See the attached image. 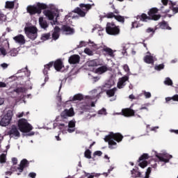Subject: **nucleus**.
Segmentation results:
<instances>
[{
  "mask_svg": "<svg viewBox=\"0 0 178 178\" xmlns=\"http://www.w3.org/2000/svg\"><path fill=\"white\" fill-rule=\"evenodd\" d=\"M26 9L28 13L31 15H35V13L40 15L41 13V9H46L43 11V15L49 20H53V24L51 23V24H56L58 23V17L63 12V9H59L56 5L52 3L47 5L42 3H38L37 5L29 6Z\"/></svg>",
  "mask_w": 178,
  "mask_h": 178,
  "instance_id": "nucleus-1",
  "label": "nucleus"
},
{
  "mask_svg": "<svg viewBox=\"0 0 178 178\" xmlns=\"http://www.w3.org/2000/svg\"><path fill=\"white\" fill-rule=\"evenodd\" d=\"M122 140H123V136L120 134H113V132H111L104 138V141L108 143V148L111 149H115L118 147V143L115 141L120 143Z\"/></svg>",
  "mask_w": 178,
  "mask_h": 178,
  "instance_id": "nucleus-2",
  "label": "nucleus"
},
{
  "mask_svg": "<svg viewBox=\"0 0 178 178\" xmlns=\"http://www.w3.org/2000/svg\"><path fill=\"white\" fill-rule=\"evenodd\" d=\"M58 127L60 131L63 133V134H67V133H73L76 130V122L72 120L69 122L68 124L58 123Z\"/></svg>",
  "mask_w": 178,
  "mask_h": 178,
  "instance_id": "nucleus-3",
  "label": "nucleus"
},
{
  "mask_svg": "<svg viewBox=\"0 0 178 178\" xmlns=\"http://www.w3.org/2000/svg\"><path fill=\"white\" fill-rule=\"evenodd\" d=\"M25 33L28 38L30 40H35L37 38L38 36V31L37 27L30 25L29 26L25 27L24 29Z\"/></svg>",
  "mask_w": 178,
  "mask_h": 178,
  "instance_id": "nucleus-4",
  "label": "nucleus"
},
{
  "mask_svg": "<svg viewBox=\"0 0 178 178\" xmlns=\"http://www.w3.org/2000/svg\"><path fill=\"white\" fill-rule=\"evenodd\" d=\"M18 127L22 133H29L33 130V126L29 124L26 119H21L18 121Z\"/></svg>",
  "mask_w": 178,
  "mask_h": 178,
  "instance_id": "nucleus-5",
  "label": "nucleus"
},
{
  "mask_svg": "<svg viewBox=\"0 0 178 178\" xmlns=\"http://www.w3.org/2000/svg\"><path fill=\"white\" fill-rule=\"evenodd\" d=\"M94 5H95L94 3H92V4L81 3V4H80L81 8L75 9L74 13H77V15L81 16V17H84V16H86V14L87 13V12H88V10H90V9H91V8L92 6H94Z\"/></svg>",
  "mask_w": 178,
  "mask_h": 178,
  "instance_id": "nucleus-6",
  "label": "nucleus"
},
{
  "mask_svg": "<svg viewBox=\"0 0 178 178\" xmlns=\"http://www.w3.org/2000/svg\"><path fill=\"white\" fill-rule=\"evenodd\" d=\"M115 85V82H106L102 88V91H106L108 97H113L116 92V88L108 90Z\"/></svg>",
  "mask_w": 178,
  "mask_h": 178,
  "instance_id": "nucleus-7",
  "label": "nucleus"
},
{
  "mask_svg": "<svg viewBox=\"0 0 178 178\" xmlns=\"http://www.w3.org/2000/svg\"><path fill=\"white\" fill-rule=\"evenodd\" d=\"M148 16L146 14H142L141 15H138L136 17V20L132 22V29H138V27H141L143 24H140V22H148Z\"/></svg>",
  "mask_w": 178,
  "mask_h": 178,
  "instance_id": "nucleus-8",
  "label": "nucleus"
},
{
  "mask_svg": "<svg viewBox=\"0 0 178 178\" xmlns=\"http://www.w3.org/2000/svg\"><path fill=\"white\" fill-rule=\"evenodd\" d=\"M106 31L107 34H109L110 35H118V34L120 33V29H119L118 26H115V24L111 22L107 23Z\"/></svg>",
  "mask_w": 178,
  "mask_h": 178,
  "instance_id": "nucleus-9",
  "label": "nucleus"
},
{
  "mask_svg": "<svg viewBox=\"0 0 178 178\" xmlns=\"http://www.w3.org/2000/svg\"><path fill=\"white\" fill-rule=\"evenodd\" d=\"M88 44L89 47H90L92 49H90L88 47H86L84 49V52L86 54V55H89V56H92V55H94V51H97V49H99V48H101V46L95 44L94 42L91 40H89Z\"/></svg>",
  "mask_w": 178,
  "mask_h": 178,
  "instance_id": "nucleus-10",
  "label": "nucleus"
},
{
  "mask_svg": "<svg viewBox=\"0 0 178 178\" xmlns=\"http://www.w3.org/2000/svg\"><path fill=\"white\" fill-rule=\"evenodd\" d=\"M105 17H107V19H112L115 18V20L118 22H120L121 23H124V17L122 15H119V10H115L113 13H108Z\"/></svg>",
  "mask_w": 178,
  "mask_h": 178,
  "instance_id": "nucleus-11",
  "label": "nucleus"
},
{
  "mask_svg": "<svg viewBox=\"0 0 178 178\" xmlns=\"http://www.w3.org/2000/svg\"><path fill=\"white\" fill-rule=\"evenodd\" d=\"M13 113L11 111H8V113L1 118L0 121V126H8L12 120Z\"/></svg>",
  "mask_w": 178,
  "mask_h": 178,
  "instance_id": "nucleus-12",
  "label": "nucleus"
},
{
  "mask_svg": "<svg viewBox=\"0 0 178 178\" xmlns=\"http://www.w3.org/2000/svg\"><path fill=\"white\" fill-rule=\"evenodd\" d=\"M27 166H29V161H27L26 159H23L21 161L19 166H13L11 168V172H17L18 170L19 173H22V172H23V169H24V168H27Z\"/></svg>",
  "mask_w": 178,
  "mask_h": 178,
  "instance_id": "nucleus-13",
  "label": "nucleus"
},
{
  "mask_svg": "<svg viewBox=\"0 0 178 178\" xmlns=\"http://www.w3.org/2000/svg\"><path fill=\"white\" fill-rule=\"evenodd\" d=\"M0 47H3L0 48L1 54L3 55V56H6L8 53L6 52V49H5L3 47H7L9 48V41H8V40L3 39V38H0Z\"/></svg>",
  "mask_w": 178,
  "mask_h": 178,
  "instance_id": "nucleus-14",
  "label": "nucleus"
},
{
  "mask_svg": "<svg viewBox=\"0 0 178 178\" xmlns=\"http://www.w3.org/2000/svg\"><path fill=\"white\" fill-rule=\"evenodd\" d=\"M155 155L161 162H165V163H168L169 159H171L172 158V155L168 154V153L159 154L155 152Z\"/></svg>",
  "mask_w": 178,
  "mask_h": 178,
  "instance_id": "nucleus-15",
  "label": "nucleus"
},
{
  "mask_svg": "<svg viewBox=\"0 0 178 178\" xmlns=\"http://www.w3.org/2000/svg\"><path fill=\"white\" fill-rule=\"evenodd\" d=\"M149 156H148L147 154H144L142 155L139 159H138V166L142 168V169H144V168H147L148 165V161H147V159H148Z\"/></svg>",
  "mask_w": 178,
  "mask_h": 178,
  "instance_id": "nucleus-16",
  "label": "nucleus"
},
{
  "mask_svg": "<svg viewBox=\"0 0 178 178\" xmlns=\"http://www.w3.org/2000/svg\"><path fill=\"white\" fill-rule=\"evenodd\" d=\"M158 9L156 8H152L148 12L149 17L148 20L151 19L152 20H159L161 19V15H158Z\"/></svg>",
  "mask_w": 178,
  "mask_h": 178,
  "instance_id": "nucleus-17",
  "label": "nucleus"
},
{
  "mask_svg": "<svg viewBox=\"0 0 178 178\" xmlns=\"http://www.w3.org/2000/svg\"><path fill=\"white\" fill-rule=\"evenodd\" d=\"M9 136L12 138H15V140H17L19 137H20V132L19 131V129L17 127L13 126L11 129L9 131Z\"/></svg>",
  "mask_w": 178,
  "mask_h": 178,
  "instance_id": "nucleus-18",
  "label": "nucleus"
},
{
  "mask_svg": "<svg viewBox=\"0 0 178 178\" xmlns=\"http://www.w3.org/2000/svg\"><path fill=\"white\" fill-rule=\"evenodd\" d=\"M155 60H156V58H155L154 54H151L149 52H147V55L144 57V62H145V63L152 64Z\"/></svg>",
  "mask_w": 178,
  "mask_h": 178,
  "instance_id": "nucleus-19",
  "label": "nucleus"
},
{
  "mask_svg": "<svg viewBox=\"0 0 178 178\" xmlns=\"http://www.w3.org/2000/svg\"><path fill=\"white\" fill-rule=\"evenodd\" d=\"M72 116H74V111L73 110V108H71L69 110L65 109L61 113V118H63L64 119H66V118H70Z\"/></svg>",
  "mask_w": 178,
  "mask_h": 178,
  "instance_id": "nucleus-20",
  "label": "nucleus"
},
{
  "mask_svg": "<svg viewBox=\"0 0 178 178\" xmlns=\"http://www.w3.org/2000/svg\"><path fill=\"white\" fill-rule=\"evenodd\" d=\"M134 110L130 108H124L122 109V113H117V115H123V116H126L127 118H130V116H134Z\"/></svg>",
  "mask_w": 178,
  "mask_h": 178,
  "instance_id": "nucleus-21",
  "label": "nucleus"
},
{
  "mask_svg": "<svg viewBox=\"0 0 178 178\" xmlns=\"http://www.w3.org/2000/svg\"><path fill=\"white\" fill-rule=\"evenodd\" d=\"M61 31L63 32V34H65L66 35L74 34V29L66 25L63 26Z\"/></svg>",
  "mask_w": 178,
  "mask_h": 178,
  "instance_id": "nucleus-22",
  "label": "nucleus"
},
{
  "mask_svg": "<svg viewBox=\"0 0 178 178\" xmlns=\"http://www.w3.org/2000/svg\"><path fill=\"white\" fill-rule=\"evenodd\" d=\"M126 81H129V76H124L118 79V87L123 88L126 86Z\"/></svg>",
  "mask_w": 178,
  "mask_h": 178,
  "instance_id": "nucleus-23",
  "label": "nucleus"
},
{
  "mask_svg": "<svg viewBox=\"0 0 178 178\" xmlns=\"http://www.w3.org/2000/svg\"><path fill=\"white\" fill-rule=\"evenodd\" d=\"M13 40L17 42V44H19L20 45L26 44V39L23 35H18L14 37Z\"/></svg>",
  "mask_w": 178,
  "mask_h": 178,
  "instance_id": "nucleus-24",
  "label": "nucleus"
},
{
  "mask_svg": "<svg viewBox=\"0 0 178 178\" xmlns=\"http://www.w3.org/2000/svg\"><path fill=\"white\" fill-rule=\"evenodd\" d=\"M53 65L54 66V69L57 72H60L64 67L63 63L60 60H56L54 63H53Z\"/></svg>",
  "mask_w": 178,
  "mask_h": 178,
  "instance_id": "nucleus-25",
  "label": "nucleus"
},
{
  "mask_svg": "<svg viewBox=\"0 0 178 178\" xmlns=\"http://www.w3.org/2000/svg\"><path fill=\"white\" fill-rule=\"evenodd\" d=\"M80 62V56L79 55H72L69 58V63L72 65H76Z\"/></svg>",
  "mask_w": 178,
  "mask_h": 178,
  "instance_id": "nucleus-26",
  "label": "nucleus"
},
{
  "mask_svg": "<svg viewBox=\"0 0 178 178\" xmlns=\"http://www.w3.org/2000/svg\"><path fill=\"white\" fill-rule=\"evenodd\" d=\"M102 50L104 51V52H106V54L108 55V56H111V58H115V51H113L112 49L106 46H104Z\"/></svg>",
  "mask_w": 178,
  "mask_h": 178,
  "instance_id": "nucleus-27",
  "label": "nucleus"
},
{
  "mask_svg": "<svg viewBox=\"0 0 178 178\" xmlns=\"http://www.w3.org/2000/svg\"><path fill=\"white\" fill-rule=\"evenodd\" d=\"M107 70H108V67H106V65H104L95 70L94 72L97 74H102L103 73H105V72H107Z\"/></svg>",
  "mask_w": 178,
  "mask_h": 178,
  "instance_id": "nucleus-28",
  "label": "nucleus"
},
{
  "mask_svg": "<svg viewBox=\"0 0 178 178\" xmlns=\"http://www.w3.org/2000/svg\"><path fill=\"white\" fill-rule=\"evenodd\" d=\"M39 24L42 29H47L48 27V22L44 19V17H39Z\"/></svg>",
  "mask_w": 178,
  "mask_h": 178,
  "instance_id": "nucleus-29",
  "label": "nucleus"
},
{
  "mask_svg": "<svg viewBox=\"0 0 178 178\" xmlns=\"http://www.w3.org/2000/svg\"><path fill=\"white\" fill-rule=\"evenodd\" d=\"M86 65L90 67H94L95 66H99V60H91L88 61Z\"/></svg>",
  "mask_w": 178,
  "mask_h": 178,
  "instance_id": "nucleus-30",
  "label": "nucleus"
},
{
  "mask_svg": "<svg viewBox=\"0 0 178 178\" xmlns=\"http://www.w3.org/2000/svg\"><path fill=\"white\" fill-rule=\"evenodd\" d=\"M60 31V29L59 27L56 26L54 28V31L52 34L53 40H58L59 38V32Z\"/></svg>",
  "mask_w": 178,
  "mask_h": 178,
  "instance_id": "nucleus-31",
  "label": "nucleus"
},
{
  "mask_svg": "<svg viewBox=\"0 0 178 178\" xmlns=\"http://www.w3.org/2000/svg\"><path fill=\"white\" fill-rule=\"evenodd\" d=\"M84 97L81 94H76L70 97V101H81Z\"/></svg>",
  "mask_w": 178,
  "mask_h": 178,
  "instance_id": "nucleus-32",
  "label": "nucleus"
},
{
  "mask_svg": "<svg viewBox=\"0 0 178 178\" xmlns=\"http://www.w3.org/2000/svg\"><path fill=\"white\" fill-rule=\"evenodd\" d=\"M54 62H50L48 64L44 65V69L43 70L44 74H48V71L51 70V67H53Z\"/></svg>",
  "mask_w": 178,
  "mask_h": 178,
  "instance_id": "nucleus-33",
  "label": "nucleus"
},
{
  "mask_svg": "<svg viewBox=\"0 0 178 178\" xmlns=\"http://www.w3.org/2000/svg\"><path fill=\"white\" fill-rule=\"evenodd\" d=\"M132 177H143L141 172L138 170V168L133 169L131 170Z\"/></svg>",
  "mask_w": 178,
  "mask_h": 178,
  "instance_id": "nucleus-34",
  "label": "nucleus"
},
{
  "mask_svg": "<svg viewBox=\"0 0 178 178\" xmlns=\"http://www.w3.org/2000/svg\"><path fill=\"white\" fill-rule=\"evenodd\" d=\"M19 54V49H13L8 53V56H17Z\"/></svg>",
  "mask_w": 178,
  "mask_h": 178,
  "instance_id": "nucleus-35",
  "label": "nucleus"
},
{
  "mask_svg": "<svg viewBox=\"0 0 178 178\" xmlns=\"http://www.w3.org/2000/svg\"><path fill=\"white\" fill-rule=\"evenodd\" d=\"M93 98H99V95L101 94V88L98 90H93L91 91Z\"/></svg>",
  "mask_w": 178,
  "mask_h": 178,
  "instance_id": "nucleus-36",
  "label": "nucleus"
},
{
  "mask_svg": "<svg viewBox=\"0 0 178 178\" xmlns=\"http://www.w3.org/2000/svg\"><path fill=\"white\" fill-rule=\"evenodd\" d=\"M160 29H162L163 30H172V28L169 26L168 23L163 22L160 24Z\"/></svg>",
  "mask_w": 178,
  "mask_h": 178,
  "instance_id": "nucleus-37",
  "label": "nucleus"
},
{
  "mask_svg": "<svg viewBox=\"0 0 178 178\" xmlns=\"http://www.w3.org/2000/svg\"><path fill=\"white\" fill-rule=\"evenodd\" d=\"M173 3L172 1H170V10L172 11L173 15H176V13H178V8L177 7H173Z\"/></svg>",
  "mask_w": 178,
  "mask_h": 178,
  "instance_id": "nucleus-38",
  "label": "nucleus"
},
{
  "mask_svg": "<svg viewBox=\"0 0 178 178\" xmlns=\"http://www.w3.org/2000/svg\"><path fill=\"white\" fill-rule=\"evenodd\" d=\"M122 69L127 73V76H128V77L130 76V74H131V72H130V68L129 67V65H127L126 64L122 65Z\"/></svg>",
  "mask_w": 178,
  "mask_h": 178,
  "instance_id": "nucleus-39",
  "label": "nucleus"
},
{
  "mask_svg": "<svg viewBox=\"0 0 178 178\" xmlns=\"http://www.w3.org/2000/svg\"><path fill=\"white\" fill-rule=\"evenodd\" d=\"M15 7V3L13 1H6V8L7 9H13Z\"/></svg>",
  "mask_w": 178,
  "mask_h": 178,
  "instance_id": "nucleus-40",
  "label": "nucleus"
},
{
  "mask_svg": "<svg viewBox=\"0 0 178 178\" xmlns=\"http://www.w3.org/2000/svg\"><path fill=\"white\" fill-rule=\"evenodd\" d=\"M95 30H97L98 33L101 31H104V29L99 25H96L95 27H93V29H92V32L94 33Z\"/></svg>",
  "mask_w": 178,
  "mask_h": 178,
  "instance_id": "nucleus-41",
  "label": "nucleus"
},
{
  "mask_svg": "<svg viewBox=\"0 0 178 178\" xmlns=\"http://www.w3.org/2000/svg\"><path fill=\"white\" fill-rule=\"evenodd\" d=\"M18 73H24L25 76H30V72H29V70H27V67L19 70L18 71Z\"/></svg>",
  "mask_w": 178,
  "mask_h": 178,
  "instance_id": "nucleus-42",
  "label": "nucleus"
},
{
  "mask_svg": "<svg viewBox=\"0 0 178 178\" xmlns=\"http://www.w3.org/2000/svg\"><path fill=\"white\" fill-rule=\"evenodd\" d=\"M49 37H51L49 33H44L42 35L41 40H42V41H47V40L49 39Z\"/></svg>",
  "mask_w": 178,
  "mask_h": 178,
  "instance_id": "nucleus-43",
  "label": "nucleus"
},
{
  "mask_svg": "<svg viewBox=\"0 0 178 178\" xmlns=\"http://www.w3.org/2000/svg\"><path fill=\"white\" fill-rule=\"evenodd\" d=\"M6 162V154H2L0 156V163H5Z\"/></svg>",
  "mask_w": 178,
  "mask_h": 178,
  "instance_id": "nucleus-44",
  "label": "nucleus"
},
{
  "mask_svg": "<svg viewBox=\"0 0 178 178\" xmlns=\"http://www.w3.org/2000/svg\"><path fill=\"white\" fill-rule=\"evenodd\" d=\"M164 84H165L166 86H172V84H173V82L172 81V79H170V78H166L164 81Z\"/></svg>",
  "mask_w": 178,
  "mask_h": 178,
  "instance_id": "nucleus-45",
  "label": "nucleus"
},
{
  "mask_svg": "<svg viewBox=\"0 0 178 178\" xmlns=\"http://www.w3.org/2000/svg\"><path fill=\"white\" fill-rule=\"evenodd\" d=\"M98 115H100V116H105L106 115V109L102 108V110L99 111Z\"/></svg>",
  "mask_w": 178,
  "mask_h": 178,
  "instance_id": "nucleus-46",
  "label": "nucleus"
},
{
  "mask_svg": "<svg viewBox=\"0 0 178 178\" xmlns=\"http://www.w3.org/2000/svg\"><path fill=\"white\" fill-rule=\"evenodd\" d=\"M15 91V92H17V94H20V92H26V88H17Z\"/></svg>",
  "mask_w": 178,
  "mask_h": 178,
  "instance_id": "nucleus-47",
  "label": "nucleus"
},
{
  "mask_svg": "<svg viewBox=\"0 0 178 178\" xmlns=\"http://www.w3.org/2000/svg\"><path fill=\"white\" fill-rule=\"evenodd\" d=\"M85 157L91 159V152L90 150L88 149L85 152Z\"/></svg>",
  "mask_w": 178,
  "mask_h": 178,
  "instance_id": "nucleus-48",
  "label": "nucleus"
},
{
  "mask_svg": "<svg viewBox=\"0 0 178 178\" xmlns=\"http://www.w3.org/2000/svg\"><path fill=\"white\" fill-rule=\"evenodd\" d=\"M143 95L146 99L151 98V92L147 91H143Z\"/></svg>",
  "mask_w": 178,
  "mask_h": 178,
  "instance_id": "nucleus-49",
  "label": "nucleus"
},
{
  "mask_svg": "<svg viewBox=\"0 0 178 178\" xmlns=\"http://www.w3.org/2000/svg\"><path fill=\"white\" fill-rule=\"evenodd\" d=\"M163 67H165V65L163 64H160L157 66L154 67L155 70H162V69H163Z\"/></svg>",
  "mask_w": 178,
  "mask_h": 178,
  "instance_id": "nucleus-50",
  "label": "nucleus"
},
{
  "mask_svg": "<svg viewBox=\"0 0 178 178\" xmlns=\"http://www.w3.org/2000/svg\"><path fill=\"white\" fill-rule=\"evenodd\" d=\"M150 174H151V168H148L146 172H145V176L144 177L145 178H149Z\"/></svg>",
  "mask_w": 178,
  "mask_h": 178,
  "instance_id": "nucleus-51",
  "label": "nucleus"
},
{
  "mask_svg": "<svg viewBox=\"0 0 178 178\" xmlns=\"http://www.w3.org/2000/svg\"><path fill=\"white\" fill-rule=\"evenodd\" d=\"M147 106H149V103H147L146 104H144L143 106H141L140 108V111H143V109H145V111H149L148 108Z\"/></svg>",
  "mask_w": 178,
  "mask_h": 178,
  "instance_id": "nucleus-52",
  "label": "nucleus"
},
{
  "mask_svg": "<svg viewBox=\"0 0 178 178\" xmlns=\"http://www.w3.org/2000/svg\"><path fill=\"white\" fill-rule=\"evenodd\" d=\"M6 20V16L0 12V22H5Z\"/></svg>",
  "mask_w": 178,
  "mask_h": 178,
  "instance_id": "nucleus-53",
  "label": "nucleus"
},
{
  "mask_svg": "<svg viewBox=\"0 0 178 178\" xmlns=\"http://www.w3.org/2000/svg\"><path fill=\"white\" fill-rule=\"evenodd\" d=\"M87 45V43L84 41L80 42L78 48H82V47H86Z\"/></svg>",
  "mask_w": 178,
  "mask_h": 178,
  "instance_id": "nucleus-54",
  "label": "nucleus"
},
{
  "mask_svg": "<svg viewBox=\"0 0 178 178\" xmlns=\"http://www.w3.org/2000/svg\"><path fill=\"white\" fill-rule=\"evenodd\" d=\"M94 155L97 156H101V155H102V152L97 151L94 153Z\"/></svg>",
  "mask_w": 178,
  "mask_h": 178,
  "instance_id": "nucleus-55",
  "label": "nucleus"
},
{
  "mask_svg": "<svg viewBox=\"0 0 178 178\" xmlns=\"http://www.w3.org/2000/svg\"><path fill=\"white\" fill-rule=\"evenodd\" d=\"M172 101L175 102H178V95H175L172 96Z\"/></svg>",
  "mask_w": 178,
  "mask_h": 178,
  "instance_id": "nucleus-56",
  "label": "nucleus"
},
{
  "mask_svg": "<svg viewBox=\"0 0 178 178\" xmlns=\"http://www.w3.org/2000/svg\"><path fill=\"white\" fill-rule=\"evenodd\" d=\"M29 177H31V178H35V176H37V175L35 174V172H31L29 173Z\"/></svg>",
  "mask_w": 178,
  "mask_h": 178,
  "instance_id": "nucleus-57",
  "label": "nucleus"
},
{
  "mask_svg": "<svg viewBox=\"0 0 178 178\" xmlns=\"http://www.w3.org/2000/svg\"><path fill=\"white\" fill-rule=\"evenodd\" d=\"M5 87H6V83H5L4 82H0V88H5Z\"/></svg>",
  "mask_w": 178,
  "mask_h": 178,
  "instance_id": "nucleus-58",
  "label": "nucleus"
},
{
  "mask_svg": "<svg viewBox=\"0 0 178 178\" xmlns=\"http://www.w3.org/2000/svg\"><path fill=\"white\" fill-rule=\"evenodd\" d=\"M82 109H88L90 108V104L83 105V106H81Z\"/></svg>",
  "mask_w": 178,
  "mask_h": 178,
  "instance_id": "nucleus-59",
  "label": "nucleus"
},
{
  "mask_svg": "<svg viewBox=\"0 0 178 178\" xmlns=\"http://www.w3.org/2000/svg\"><path fill=\"white\" fill-rule=\"evenodd\" d=\"M161 2L164 6H166V5H168V2H169V0H161Z\"/></svg>",
  "mask_w": 178,
  "mask_h": 178,
  "instance_id": "nucleus-60",
  "label": "nucleus"
},
{
  "mask_svg": "<svg viewBox=\"0 0 178 178\" xmlns=\"http://www.w3.org/2000/svg\"><path fill=\"white\" fill-rule=\"evenodd\" d=\"M12 162H13V165H16L17 163V159L13 158L12 159Z\"/></svg>",
  "mask_w": 178,
  "mask_h": 178,
  "instance_id": "nucleus-61",
  "label": "nucleus"
},
{
  "mask_svg": "<svg viewBox=\"0 0 178 178\" xmlns=\"http://www.w3.org/2000/svg\"><path fill=\"white\" fill-rule=\"evenodd\" d=\"M113 169H115V166L111 165L110 168L108 170V173H111L112 170H113Z\"/></svg>",
  "mask_w": 178,
  "mask_h": 178,
  "instance_id": "nucleus-62",
  "label": "nucleus"
},
{
  "mask_svg": "<svg viewBox=\"0 0 178 178\" xmlns=\"http://www.w3.org/2000/svg\"><path fill=\"white\" fill-rule=\"evenodd\" d=\"M24 115V112H22V113H19L17 114V116L18 118H23Z\"/></svg>",
  "mask_w": 178,
  "mask_h": 178,
  "instance_id": "nucleus-63",
  "label": "nucleus"
},
{
  "mask_svg": "<svg viewBox=\"0 0 178 178\" xmlns=\"http://www.w3.org/2000/svg\"><path fill=\"white\" fill-rule=\"evenodd\" d=\"M154 32V29L149 28L147 29V33H152Z\"/></svg>",
  "mask_w": 178,
  "mask_h": 178,
  "instance_id": "nucleus-64",
  "label": "nucleus"
}]
</instances>
